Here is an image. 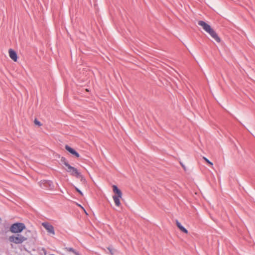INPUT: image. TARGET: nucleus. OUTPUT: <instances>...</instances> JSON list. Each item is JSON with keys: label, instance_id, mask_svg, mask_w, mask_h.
<instances>
[{"label": "nucleus", "instance_id": "6ab92c4d", "mask_svg": "<svg viewBox=\"0 0 255 255\" xmlns=\"http://www.w3.org/2000/svg\"><path fill=\"white\" fill-rule=\"evenodd\" d=\"M75 189L76 190V191L78 192L81 195L83 196V193L81 191V190H80L77 187H75Z\"/></svg>", "mask_w": 255, "mask_h": 255}, {"label": "nucleus", "instance_id": "4468645a", "mask_svg": "<svg viewBox=\"0 0 255 255\" xmlns=\"http://www.w3.org/2000/svg\"><path fill=\"white\" fill-rule=\"evenodd\" d=\"M61 162L66 166L67 168L69 166V165H70L67 161V160L64 157H62L61 158Z\"/></svg>", "mask_w": 255, "mask_h": 255}, {"label": "nucleus", "instance_id": "2eb2a0df", "mask_svg": "<svg viewBox=\"0 0 255 255\" xmlns=\"http://www.w3.org/2000/svg\"><path fill=\"white\" fill-rule=\"evenodd\" d=\"M179 229L181 231H182L184 233H185L186 234L188 233V230L186 229H185L182 225H181V226L180 227Z\"/></svg>", "mask_w": 255, "mask_h": 255}, {"label": "nucleus", "instance_id": "f3484780", "mask_svg": "<svg viewBox=\"0 0 255 255\" xmlns=\"http://www.w3.org/2000/svg\"><path fill=\"white\" fill-rule=\"evenodd\" d=\"M34 123L35 125H37L39 127H40V126H41L42 125L41 123L39 121H38L37 120V119H35V120L34 121Z\"/></svg>", "mask_w": 255, "mask_h": 255}, {"label": "nucleus", "instance_id": "f03ea898", "mask_svg": "<svg viewBox=\"0 0 255 255\" xmlns=\"http://www.w3.org/2000/svg\"><path fill=\"white\" fill-rule=\"evenodd\" d=\"M27 238L19 234L16 235H12L8 237V241L15 244H21L27 240Z\"/></svg>", "mask_w": 255, "mask_h": 255}, {"label": "nucleus", "instance_id": "4be33fe9", "mask_svg": "<svg viewBox=\"0 0 255 255\" xmlns=\"http://www.w3.org/2000/svg\"><path fill=\"white\" fill-rule=\"evenodd\" d=\"M180 164L181 165L182 167L185 170V167L184 165H183L182 163H180Z\"/></svg>", "mask_w": 255, "mask_h": 255}, {"label": "nucleus", "instance_id": "f8f14e48", "mask_svg": "<svg viewBox=\"0 0 255 255\" xmlns=\"http://www.w3.org/2000/svg\"><path fill=\"white\" fill-rule=\"evenodd\" d=\"M113 198L116 205L118 207H120L121 205L120 199L122 197L113 196Z\"/></svg>", "mask_w": 255, "mask_h": 255}, {"label": "nucleus", "instance_id": "b1692460", "mask_svg": "<svg viewBox=\"0 0 255 255\" xmlns=\"http://www.w3.org/2000/svg\"><path fill=\"white\" fill-rule=\"evenodd\" d=\"M1 218H0V223H1Z\"/></svg>", "mask_w": 255, "mask_h": 255}, {"label": "nucleus", "instance_id": "6e6552de", "mask_svg": "<svg viewBox=\"0 0 255 255\" xmlns=\"http://www.w3.org/2000/svg\"><path fill=\"white\" fill-rule=\"evenodd\" d=\"M8 53L10 58L14 62H16L18 59L16 52L14 50L9 49L8 50Z\"/></svg>", "mask_w": 255, "mask_h": 255}, {"label": "nucleus", "instance_id": "423d86ee", "mask_svg": "<svg viewBox=\"0 0 255 255\" xmlns=\"http://www.w3.org/2000/svg\"><path fill=\"white\" fill-rule=\"evenodd\" d=\"M42 226L47 230V231L52 235L55 234L53 226L48 222H44L42 224Z\"/></svg>", "mask_w": 255, "mask_h": 255}, {"label": "nucleus", "instance_id": "1a4fd4ad", "mask_svg": "<svg viewBox=\"0 0 255 255\" xmlns=\"http://www.w3.org/2000/svg\"><path fill=\"white\" fill-rule=\"evenodd\" d=\"M113 192H114V193L115 194L114 195L115 196L122 197V192L121 190L118 188L117 186L115 185H113Z\"/></svg>", "mask_w": 255, "mask_h": 255}, {"label": "nucleus", "instance_id": "5701e85b", "mask_svg": "<svg viewBox=\"0 0 255 255\" xmlns=\"http://www.w3.org/2000/svg\"><path fill=\"white\" fill-rule=\"evenodd\" d=\"M23 248H24V249L25 251H27V248L25 247V245H24V246H23Z\"/></svg>", "mask_w": 255, "mask_h": 255}, {"label": "nucleus", "instance_id": "0eeeda50", "mask_svg": "<svg viewBox=\"0 0 255 255\" xmlns=\"http://www.w3.org/2000/svg\"><path fill=\"white\" fill-rule=\"evenodd\" d=\"M65 149L67 151H68L69 153H70L72 155L74 156L75 157L78 158L80 157V155L74 149L68 145H65Z\"/></svg>", "mask_w": 255, "mask_h": 255}, {"label": "nucleus", "instance_id": "f257e3e1", "mask_svg": "<svg viewBox=\"0 0 255 255\" xmlns=\"http://www.w3.org/2000/svg\"><path fill=\"white\" fill-rule=\"evenodd\" d=\"M198 24L202 26L204 30L208 32L217 42H221V38L209 24L203 20L199 21Z\"/></svg>", "mask_w": 255, "mask_h": 255}, {"label": "nucleus", "instance_id": "9d476101", "mask_svg": "<svg viewBox=\"0 0 255 255\" xmlns=\"http://www.w3.org/2000/svg\"><path fill=\"white\" fill-rule=\"evenodd\" d=\"M65 251L68 252H71L75 255H81V254L77 251L75 250L72 248L66 247L64 248Z\"/></svg>", "mask_w": 255, "mask_h": 255}, {"label": "nucleus", "instance_id": "ddd939ff", "mask_svg": "<svg viewBox=\"0 0 255 255\" xmlns=\"http://www.w3.org/2000/svg\"><path fill=\"white\" fill-rule=\"evenodd\" d=\"M108 250L111 255H114L117 252V250L114 249L112 246H109L107 248Z\"/></svg>", "mask_w": 255, "mask_h": 255}, {"label": "nucleus", "instance_id": "a211bd4d", "mask_svg": "<svg viewBox=\"0 0 255 255\" xmlns=\"http://www.w3.org/2000/svg\"><path fill=\"white\" fill-rule=\"evenodd\" d=\"M78 178H80V180L81 182L84 183L86 182V179H85L84 177L80 173V176L78 177Z\"/></svg>", "mask_w": 255, "mask_h": 255}, {"label": "nucleus", "instance_id": "7ed1b4c3", "mask_svg": "<svg viewBox=\"0 0 255 255\" xmlns=\"http://www.w3.org/2000/svg\"><path fill=\"white\" fill-rule=\"evenodd\" d=\"M26 227L24 223H15L12 224L9 228V231L12 233L19 234L25 229Z\"/></svg>", "mask_w": 255, "mask_h": 255}, {"label": "nucleus", "instance_id": "412c9836", "mask_svg": "<svg viewBox=\"0 0 255 255\" xmlns=\"http://www.w3.org/2000/svg\"><path fill=\"white\" fill-rule=\"evenodd\" d=\"M176 226L177 227L179 228L181 226V224H180V223L178 221V220H176Z\"/></svg>", "mask_w": 255, "mask_h": 255}, {"label": "nucleus", "instance_id": "9b49d317", "mask_svg": "<svg viewBox=\"0 0 255 255\" xmlns=\"http://www.w3.org/2000/svg\"><path fill=\"white\" fill-rule=\"evenodd\" d=\"M65 251L68 252H71L75 255H81V254L77 251L75 250L72 248L66 247L64 248Z\"/></svg>", "mask_w": 255, "mask_h": 255}, {"label": "nucleus", "instance_id": "aec40b11", "mask_svg": "<svg viewBox=\"0 0 255 255\" xmlns=\"http://www.w3.org/2000/svg\"><path fill=\"white\" fill-rule=\"evenodd\" d=\"M176 226L177 227L179 228L181 226V224H180V223L178 221V220H176Z\"/></svg>", "mask_w": 255, "mask_h": 255}, {"label": "nucleus", "instance_id": "dca6fc26", "mask_svg": "<svg viewBox=\"0 0 255 255\" xmlns=\"http://www.w3.org/2000/svg\"><path fill=\"white\" fill-rule=\"evenodd\" d=\"M203 159L211 166V167H213V164L212 162H211L210 161H209L206 157H203Z\"/></svg>", "mask_w": 255, "mask_h": 255}, {"label": "nucleus", "instance_id": "20e7f679", "mask_svg": "<svg viewBox=\"0 0 255 255\" xmlns=\"http://www.w3.org/2000/svg\"><path fill=\"white\" fill-rule=\"evenodd\" d=\"M39 186L40 187L45 190H53L54 188V184L51 181L43 180H41L39 182Z\"/></svg>", "mask_w": 255, "mask_h": 255}, {"label": "nucleus", "instance_id": "39448f33", "mask_svg": "<svg viewBox=\"0 0 255 255\" xmlns=\"http://www.w3.org/2000/svg\"><path fill=\"white\" fill-rule=\"evenodd\" d=\"M66 170L67 172H69L72 176H75L76 178H78L80 176V172L76 168L71 165H69Z\"/></svg>", "mask_w": 255, "mask_h": 255}, {"label": "nucleus", "instance_id": "393cba45", "mask_svg": "<svg viewBox=\"0 0 255 255\" xmlns=\"http://www.w3.org/2000/svg\"><path fill=\"white\" fill-rule=\"evenodd\" d=\"M78 206L82 207V206L80 205H78Z\"/></svg>", "mask_w": 255, "mask_h": 255}]
</instances>
